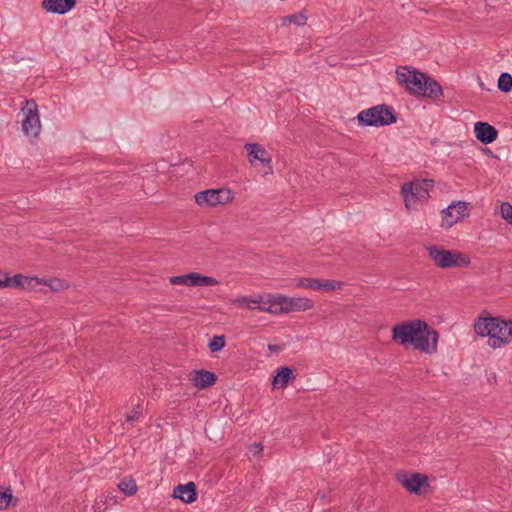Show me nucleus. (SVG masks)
<instances>
[{
    "instance_id": "nucleus-1",
    "label": "nucleus",
    "mask_w": 512,
    "mask_h": 512,
    "mask_svg": "<svg viewBox=\"0 0 512 512\" xmlns=\"http://www.w3.org/2000/svg\"><path fill=\"white\" fill-rule=\"evenodd\" d=\"M392 340L404 347H413L415 350L426 354L437 352L439 334L420 319L402 321L391 329Z\"/></svg>"
},
{
    "instance_id": "nucleus-2",
    "label": "nucleus",
    "mask_w": 512,
    "mask_h": 512,
    "mask_svg": "<svg viewBox=\"0 0 512 512\" xmlns=\"http://www.w3.org/2000/svg\"><path fill=\"white\" fill-rule=\"evenodd\" d=\"M475 333L488 336V346L492 349L501 348L512 340V320L498 317L479 318L474 324Z\"/></svg>"
},
{
    "instance_id": "nucleus-3",
    "label": "nucleus",
    "mask_w": 512,
    "mask_h": 512,
    "mask_svg": "<svg viewBox=\"0 0 512 512\" xmlns=\"http://www.w3.org/2000/svg\"><path fill=\"white\" fill-rule=\"evenodd\" d=\"M426 250L433 264L440 269L466 268L471 264L470 256L458 250H447L438 245L428 246Z\"/></svg>"
},
{
    "instance_id": "nucleus-4",
    "label": "nucleus",
    "mask_w": 512,
    "mask_h": 512,
    "mask_svg": "<svg viewBox=\"0 0 512 512\" xmlns=\"http://www.w3.org/2000/svg\"><path fill=\"white\" fill-rule=\"evenodd\" d=\"M357 119L360 125L379 127L395 123L397 117L392 107L379 104L361 111Z\"/></svg>"
},
{
    "instance_id": "nucleus-5",
    "label": "nucleus",
    "mask_w": 512,
    "mask_h": 512,
    "mask_svg": "<svg viewBox=\"0 0 512 512\" xmlns=\"http://www.w3.org/2000/svg\"><path fill=\"white\" fill-rule=\"evenodd\" d=\"M433 183V180L428 179L405 183L402 186L401 193L406 209L410 211L418 202L427 200L429 189L433 187Z\"/></svg>"
},
{
    "instance_id": "nucleus-6",
    "label": "nucleus",
    "mask_w": 512,
    "mask_h": 512,
    "mask_svg": "<svg viewBox=\"0 0 512 512\" xmlns=\"http://www.w3.org/2000/svg\"><path fill=\"white\" fill-rule=\"evenodd\" d=\"M194 199L199 206L206 205L212 207L231 203L234 199V194L228 188L208 189L196 193Z\"/></svg>"
},
{
    "instance_id": "nucleus-7",
    "label": "nucleus",
    "mask_w": 512,
    "mask_h": 512,
    "mask_svg": "<svg viewBox=\"0 0 512 512\" xmlns=\"http://www.w3.org/2000/svg\"><path fill=\"white\" fill-rule=\"evenodd\" d=\"M397 80L400 84L404 85L406 89L414 94L420 95L422 90V81L425 74L410 69L409 67H400L396 71Z\"/></svg>"
},
{
    "instance_id": "nucleus-8",
    "label": "nucleus",
    "mask_w": 512,
    "mask_h": 512,
    "mask_svg": "<svg viewBox=\"0 0 512 512\" xmlns=\"http://www.w3.org/2000/svg\"><path fill=\"white\" fill-rule=\"evenodd\" d=\"M26 105L22 109L25 118L22 121V130L28 136H38L41 124L38 114V107L33 99L26 100Z\"/></svg>"
},
{
    "instance_id": "nucleus-9",
    "label": "nucleus",
    "mask_w": 512,
    "mask_h": 512,
    "mask_svg": "<svg viewBox=\"0 0 512 512\" xmlns=\"http://www.w3.org/2000/svg\"><path fill=\"white\" fill-rule=\"evenodd\" d=\"M441 214V227L449 229L469 215L468 203L464 201L453 202L447 208L443 209Z\"/></svg>"
},
{
    "instance_id": "nucleus-10",
    "label": "nucleus",
    "mask_w": 512,
    "mask_h": 512,
    "mask_svg": "<svg viewBox=\"0 0 512 512\" xmlns=\"http://www.w3.org/2000/svg\"><path fill=\"white\" fill-rule=\"evenodd\" d=\"M396 479L407 491L416 495H421L423 487L429 486L428 477L421 473L399 472Z\"/></svg>"
},
{
    "instance_id": "nucleus-11",
    "label": "nucleus",
    "mask_w": 512,
    "mask_h": 512,
    "mask_svg": "<svg viewBox=\"0 0 512 512\" xmlns=\"http://www.w3.org/2000/svg\"><path fill=\"white\" fill-rule=\"evenodd\" d=\"M341 283L334 280H321L316 278H300L296 283L297 288H305L311 290L333 291L341 288Z\"/></svg>"
},
{
    "instance_id": "nucleus-12",
    "label": "nucleus",
    "mask_w": 512,
    "mask_h": 512,
    "mask_svg": "<svg viewBox=\"0 0 512 512\" xmlns=\"http://www.w3.org/2000/svg\"><path fill=\"white\" fill-rule=\"evenodd\" d=\"M283 305L281 309L284 313L307 311L314 308V301L305 297H288L283 295Z\"/></svg>"
},
{
    "instance_id": "nucleus-13",
    "label": "nucleus",
    "mask_w": 512,
    "mask_h": 512,
    "mask_svg": "<svg viewBox=\"0 0 512 512\" xmlns=\"http://www.w3.org/2000/svg\"><path fill=\"white\" fill-rule=\"evenodd\" d=\"M247 151L248 161L251 165H254L255 161H260L263 165L269 166L271 163V156L267 150L258 143H247L244 146Z\"/></svg>"
},
{
    "instance_id": "nucleus-14",
    "label": "nucleus",
    "mask_w": 512,
    "mask_h": 512,
    "mask_svg": "<svg viewBox=\"0 0 512 512\" xmlns=\"http://www.w3.org/2000/svg\"><path fill=\"white\" fill-rule=\"evenodd\" d=\"M77 0H42L41 7L49 13L63 15L75 7Z\"/></svg>"
},
{
    "instance_id": "nucleus-15",
    "label": "nucleus",
    "mask_w": 512,
    "mask_h": 512,
    "mask_svg": "<svg viewBox=\"0 0 512 512\" xmlns=\"http://www.w3.org/2000/svg\"><path fill=\"white\" fill-rule=\"evenodd\" d=\"M474 132L476 138L483 144L494 142L498 136L497 129L487 122L475 123Z\"/></svg>"
},
{
    "instance_id": "nucleus-16",
    "label": "nucleus",
    "mask_w": 512,
    "mask_h": 512,
    "mask_svg": "<svg viewBox=\"0 0 512 512\" xmlns=\"http://www.w3.org/2000/svg\"><path fill=\"white\" fill-rule=\"evenodd\" d=\"M173 497L180 499L182 502L190 504L197 499V490L194 482L185 485L179 484L173 490Z\"/></svg>"
},
{
    "instance_id": "nucleus-17",
    "label": "nucleus",
    "mask_w": 512,
    "mask_h": 512,
    "mask_svg": "<svg viewBox=\"0 0 512 512\" xmlns=\"http://www.w3.org/2000/svg\"><path fill=\"white\" fill-rule=\"evenodd\" d=\"M217 376L215 373L207 370H195L192 379L194 386L204 389L215 384Z\"/></svg>"
},
{
    "instance_id": "nucleus-18",
    "label": "nucleus",
    "mask_w": 512,
    "mask_h": 512,
    "mask_svg": "<svg viewBox=\"0 0 512 512\" xmlns=\"http://www.w3.org/2000/svg\"><path fill=\"white\" fill-rule=\"evenodd\" d=\"M421 96L437 98L442 95V88L434 79L424 76L422 81Z\"/></svg>"
},
{
    "instance_id": "nucleus-19",
    "label": "nucleus",
    "mask_w": 512,
    "mask_h": 512,
    "mask_svg": "<svg viewBox=\"0 0 512 512\" xmlns=\"http://www.w3.org/2000/svg\"><path fill=\"white\" fill-rule=\"evenodd\" d=\"M292 378H295L292 369L289 367H282L274 376L272 385L274 388H285Z\"/></svg>"
},
{
    "instance_id": "nucleus-20",
    "label": "nucleus",
    "mask_w": 512,
    "mask_h": 512,
    "mask_svg": "<svg viewBox=\"0 0 512 512\" xmlns=\"http://www.w3.org/2000/svg\"><path fill=\"white\" fill-rule=\"evenodd\" d=\"M283 295L282 294H267L264 295V302L261 304H269L271 307V314H281L284 313V310L281 308L284 307L283 303Z\"/></svg>"
},
{
    "instance_id": "nucleus-21",
    "label": "nucleus",
    "mask_w": 512,
    "mask_h": 512,
    "mask_svg": "<svg viewBox=\"0 0 512 512\" xmlns=\"http://www.w3.org/2000/svg\"><path fill=\"white\" fill-rule=\"evenodd\" d=\"M264 302V295H258L255 298L243 296L232 300V303L239 307H245L249 310L256 309V304Z\"/></svg>"
},
{
    "instance_id": "nucleus-22",
    "label": "nucleus",
    "mask_w": 512,
    "mask_h": 512,
    "mask_svg": "<svg viewBox=\"0 0 512 512\" xmlns=\"http://www.w3.org/2000/svg\"><path fill=\"white\" fill-rule=\"evenodd\" d=\"M191 287H201V286H215L219 282L217 279L210 277V276H204L196 272H192V280H191Z\"/></svg>"
},
{
    "instance_id": "nucleus-23",
    "label": "nucleus",
    "mask_w": 512,
    "mask_h": 512,
    "mask_svg": "<svg viewBox=\"0 0 512 512\" xmlns=\"http://www.w3.org/2000/svg\"><path fill=\"white\" fill-rule=\"evenodd\" d=\"M18 502L17 498L13 497L12 490L7 488L4 491L0 490V509H7L10 504L15 505Z\"/></svg>"
},
{
    "instance_id": "nucleus-24",
    "label": "nucleus",
    "mask_w": 512,
    "mask_h": 512,
    "mask_svg": "<svg viewBox=\"0 0 512 512\" xmlns=\"http://www.w3.org/2000/svg\"><path fill=\"white\" fill-rule=\"evenodd\" d=\"M306 20H307V17L304 14V12H300V13H295V14L283 17L281 20V24L283 26H285V25L294 23L298 26H303L306 24Z\"/></svg>"
},
{
    "instance_id": "nucleus-25",
    "label": "nucleus",
    "mask_w": 512,
    "mask_h": 512,
    "mask_svg": "<svg viewBox=\"0 0 512 512\" xmlns=\"http://www.w3.org/2000/svg\"><path fill=\"white\" fill-rule=\"evenodd\" d=\"M22 281H24L22 274H16L12 277L6 276L5 279L0 280V288L12 287L20 289V287H23Z\"/></svg>"
},
{
    "instance_id": "nucleus-26",
    "label": "nucleus",
    "mask_w": 512,
    "mask_h": 512,
    "mask_svg": "<svg viewBox=\"0 0 512 512\" xmlns=\"http://www.w3.org/2000/svg\"><path fill=\"white\" fill-rule=\"evenodd\" d=\"M118 488L127 496H132L137 492L136 482L131 478L121 480Z\"/></svg>"
},
{
    "instance_id": "nucleus-27",
    "label": "nucleus",
    "mask_w": 512,
    "mask_h": 512,
    "mask_svg": "<svg viewBox=\"0 0 512 512\" xmlns=\"http://www.w3.org/2000/svg\"><path fill=\"white\" fill-rule=\"evenodd\" d=\"M498 89L504 93H508L512 89V76L504 72L499 76Z\"/></svg>"
},
{
    "instance_id": "nucleus-28",
    "label": "nucleus",
    "mask_w": 512,
    "mask_h": 512,
    "mask_svg": "<svg viewBox=\"0 0 512 512\" xmlns=\"http://www.w3.org/2000/svg\"><path fill=\"white\" fill-rule=\"evenodd\" d=\"M225 346V336L215 335L209 342L208 347L211 352H218Z\"/></svg>"
},
{
    "instance_id": "nucleus-29",
    "label": "nucleus",
    "mask_w": 512,
    "mask_h": 512,
    "mask_svg": "<svg viewBox=\"0 0 512 512\" xmlns=\"http://www.w3.org/2000/svg\"><path fill=\"white\" fill-rule=\"evenodd\" d=\"M191 280H192V272L185 274V275H179V276H172L169 278V282L172 285H185L191 287Z\"/></svg>"
},
{
    "instance_id": "nucleus-30",
    "label": "nucleus",
    "mask_w": 512,
    "mask_h": 512,
    "mask_svg": "<svg viewBox=\"0 0 512 512\" xmlns=\"http://www.w3.org/2000/svg\"><path fill=\"white\" fill-rule=\"evenodd\" d=\"M142 416V405L137 404L133 407L131 411L126 414L125 421L126 423L132 424L135 421H138Z\"/></svg>"
},
{
    "instance_id": "nucleus-31",
    "label": "nucleus",
    "mask_w": 512,
    "mask_h": 512,
    "mask_svg": "<svg viewBox=\"0 0 512 512\" xmlns=\"http://www.w3.org/2000/svg\"><path fill=\"white\" fill-rule=\"evenodd\" d=\"M500 215L510 225H512V205L509 202H503L500 206Z\"/></svg>"
},
{
    "instance_id": "nucleus-32",
    "label": "nucleus",
    "mask_w": 512,
    "mask_h": 512,
    "mask_svg": "<svg viewBox=\"0 0 512 512\" xmlns=\"http://www.w3.org/2000/svg\"><path fill=\"white\" fill-rule=\"evenodd\" d=\"M23 279H24V281H22L23 287H20V289H33L36 286L42 284V280L39 279L38 277H29V276L23 275Z\"/></svg>"
},
{
    "instance_id": "nucleus-33",
    "label": "nucleus",
    "mask_w": 512,
    "mask_h": 512,
    "mask_svg": "<svg viewBox=\"0 0 512 512\" xmlns=\"http://www.w3.org/2000/svg\"><path fill=\"white\" fill-rule=\"evenodd\" d=\"M42 284L49 286L52 291H58L62 287V283L57 278L49 279L48 281L42 280Z\"/></svg>"
},
{
    "instance_id": "nucleus-34",
    "label": "nucleus",
    "mask_w": 512,
    "mask_h": 512,
    "mask_svg": "<svg viewBox=\"0 0 512 512\" xmlns=\"http://www.w3.org/2000/svg\"><path fill=\"white\" fill-rule=\"evenodd\" d=\"M249 451L253 456L259 455L263 451V446L260 443H254L250 446Z\"/></svg>"
},
{
    "instance_id": "nucleus-35",
    "label": "nucleus",
    "mask_w": 512,
    "mask_h": 512,
    "mask_svg": "<svg viewBox=\"0 0 512 512\" xmlns=\"http://www.w3.org/2000/svg\"><path fill=\"white\" fill-rule=\"evenodd\" d=\"M258 306H256L257 309H259L260 311L262 312H267V313H271V307L269 306V304H257Z\"/></svg>"
},
{
    "instance_id": "nucleus-36",
    "label": "nucleus",
    "mask_w": 512,
    "mask_h": 512,
    "mask_svg": "<svg viewBox=\"0 0 512 512\" xmlns=\"http://www.w3.org/2000/svg\"><path fill=\"white\" fill-rule=\"evenodd\" d=\"M268 349L272 352H278L280 350L279 346L277 345H268Z\"/></svg>"
}]
</instances>
